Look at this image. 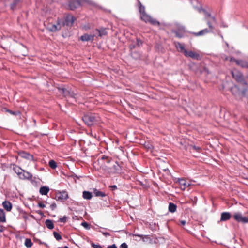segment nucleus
<instances>
[{"instance_id":"nucleus-1","label":"nucleus","mask_w":248,"mask_h":248,"mask_svg":"<svg viewBox=\"0 0 248 248\" xmlns=\"http://www.w3.org/2000/svg\"><path fill=\"white\" fill-rule=\"evenodd\" d=\"M82 120L86 125L90 126L98 124L100 118L97 114L88 113L84 115Z\"/></svg>"},{"instance_id":"nucleus-2","label":"nucleus","mask_w":248,"mask_h":248,"mask_svg":"<svg viewBox=\"0 0 248 248\" xmlns=\"http://www.w3.org/2000/svg\"><path fill=\"white\" fill-rule=\"evenodd\" d=\"M191 3L193 5V7L196 9L199 13L203 12L205 16V18H211V16H212L210 13L206 11L205 9H202L201 4L198 3V1L196 0H191Z\"/></svg>"},{"instance_id":"nucleus-3","label":"nucleus","mask_w":248,"mask_h":248,"mask_svg":"<svg viewBox=\"0 0 248 248\" xmlns=\"http://www.w3.org/2000/svg\"><path fill=\"white\" fill-rule=\"evenodd\" d=\"M140 18L146 23H149L154 25H159V22L158 21L151 17L146 13L141 15L140 16Z\"/></svg>"},{"instance_id":"nucleus-4","label":"nucleus","mask_w":248,"mask_h":248,"mask_svg":"<svg viewBox=\"0 0 248 248\" xmlns=\"http://www.w3.org/2000/svg\"><path fill=\"white\" fill-rule=\"evenodd\" d=\"M232 74L233 78H235L238 82H240L242 84H246V83L244 79L243 76L241 72L237 70H234L232 72Z\"/></svg>"},{"instance_id":"nucleus-5","label":"nucleus","mask_w":248,"mask_h":248,"mask_svg":"<svg viewBox=\"0 0 248 248\" xmlns=\"http://www.w3.org/2000/svg\"><path fill=\"white\" fill-rule=\"evenodd\" d=\"M62 27V19H58L57 24L49 23L47 25V29L51 32H55L60 30Z\"/></svg>"},{"instance_id":"nucleus-6","label":"nucleus","mask_w":248,"mask_h":248,"mask_svg":"<svg viewBox=\"0 0 248 248\" xmlns=\"http://www.w3.org/2000/svg\"><path fill=\"white\" fill-rule=\"evenodd\" d=\"M233 217L235 220L239 222L243 223H248V217H243L240 212L235 213L233 215Z\"/></svg>"},{"instance_id":"nucleus-7","label":"nucleus","mask_w":248,"mask_h":248,"mask_svg":"<svg viewBox=\"0 0 248 248\" xmlns=\"http://www.w3.org/2000/svg\"><path fill=\"white\" fill-rule=\"evenodd\" d=\"M20 170L21 171H18L16 173L21 179L28 180L32 179V175L31 173L21 169H20Z\"/></svg>"},{"instance_id":"nucleus-8","label":"nucleus","mask_w":248,"mask_h":248,"mask_svg":"<svg viewBox=\"0 0 248 248\" xmlns=\"http://www.w3.org/2000/svg\"><path fill=\"white\" fill-rule=\"evenodd\" d=\"M74 22V17L72 15H68L65 17V20H62V27L64 25L71 26Z\"/></svg>"},{"instance_id":"nucleus-9","label":"nucleus","mask_w":248,"mask_h":248,"mask_svg":"<svg viewBox=\"0 0 248 248\" xmlns=\"http://www.w3.org/2000/svg\"><path fill=\"white\" fill-rule=\"evenodd\" d=\"M185 27L182 25H178L176 31H174L175 36L178 38L184 37V34L185 32Z\"/></svg>"},{"instance_id":"nucleus-10","label":"nucleus","mask_w":248,"mask_h":248,"mask_svg":"<svg viewBox=\"0 0 248 248\" xmlns=\"http://www.w3.org/2000/svg\"><path fill=\"white\" fill-rule=\"evenodd\" d=\"M206 23L209 27L210 30H211L212 32H213V30L214 29V25L216 23V19L215 16H211V18H207L205 19Z\"/></svg>"},{"instance_id":"nucleus-11","label":"nucleus","mask_w":248,"mask_h":248,"mask_svg":"<svg viewBox=\"0 0 248 248\" xmlns=\"http://www.w3.org/2000/svg\"><path fill=\"white\" fill-rule=\"evenodd\" d=\"M177 182L179 184L181 189L183 190L191 185V184L184 178H178Z\"/></svg>"},{"instance_id":"nucleus-12","label":"nucleus","mask_w":248,"mask_h":248,"mask_svg":"<svg viewBox=\"0 0 248 248\" xmlns=\"http://www.w3.org/2000/svg\"><path fill=\"white\" fill-rule=\"evenodd\" d=\"M61 93H63L65 97H71L74 99L76 98L77 94L74 93L73 91H68L64 88H62L61 90Z\"/></svg>"},{"instance_id":"nucleus-13","label":"nucleus","mask_w":248,"mask_h":248,"mask_svg":"<svg viewBox=\"0 0 248 248\" xmlns=\"http://www.w3.org/2000/svg\"><path fill=\"white\" fill-rule=\"evenodd\" d=\"M56 198L57 200H66L68 198V194L65 191H62L57 193Z\"/></svg>"},{"instance_id":"nucleus-14","label":"nucleus","mask_w":248,"mask_h":248,"mask_svg":"<svg viewBox=\"0 0 248 248\" xmlns=\"http://www.w3.org/2000/svg\"><path fill=\"white\" fill-rule=\"evenodd\" d=\"M184 55L186 57H190L194 59L198 60L200 58V55L197 53L194 52L192 51H187L186 50L185 51Z\"/></svg>"},{"instance_id":"nucleus-15","label":"nucleus","mask_w":248,"mask_h":248,"mask_svg":"<svg viewBox=\"0 0 248 248\" xmlns=\"http://www.w3.org/2000/svg\"><path fill=\"white\" fill-rule=\"evenodd\" d=\"M97 36L95 34L93 35H89L88 34H84L80 37V39L83 41H93L94 40V37Z\"/></svg>"},{"instance_id":"nucleus-16","label":"nucleus","mask_w":248,"mask_h":248,"mask_svg":"<svg viewBox=\"0 0 248 248\" xmlns=\"http://www.w3.org/2000/svg\"><path fill=\"white\" fill-rule=\"evenodd\" d=\"M209 32H213L211 30L208 29H204L198 32H191L192 34H194L196 36H202Z\"/></svg>"},{"instance_id":"nucleus-17","label":"nucleus","mask_w":248,"mask_h":248,"mask_svg":"<svg viewBox=\"0 0 248 248\" xmlns=\"http://www.w3.org/2000/svg\"><path fill=\"white\" fill-rule=\"evenodd\" d=\"M20 155L22 157L27 159L29 160H30V161L34 160L33 156L32 155L29 154V153H28L27 152H22L20 153Z\"/></svg>"},{"instance_id":"nucleus-18","label":"nucleus","mask_w":248,"mask_h":248,"mask_svg":"<svg viewBox=\"0 0 248 248\" xmlns=\"http://www.w3.org/2000/svg\"><path fill=\"white\" fill-rule=\"evenodd\" d=\"M80 0H76L75 1H70L69 6L71 10H74L80 5Z\"/></svg>"},{"instance_id":"nucleus-19","label":"nucleus","mask_w":248,"mask_h":248,"mask_svg":"<svg viewBox=\"0 0 248 248\" xmlns=\"http://www.w3.org/2000/svg\"><path fill=\"white\" fill-rule=\"evenodd\" d=\"M3 208L7 211H10L12 208V205L10 202L5 201L2 202Z\"/></svg>"},{"instance_id":"nucleus-20","label":"nucleus","mask_w":248,"mask_h":248,"mask_svg":"<svg viewBox=\"0 0 248 248\" xmlns=\"http://www.w3.org/2000/svg\"><path fill=\"white\" fill-rule=\"evenodd\" d=\"M230 61L231 62H235L237 64L242 67H247L248 66L247 63L242 60H237L234 58H231Z\"/></svg>"},{"instance_id":"nucleus-21","label":"nucleus","mask_w":248,"mask_h":248,"mask_svg":"<svg viewBox=\"0 0 248 248\" xmlns=\"http://www.w3.org/2000/svg\"><path fill=\"white\" fill-rule=\"evenodd\" d=\"M231 218V215L228 212H223L221 215V221H226Z\"/></svg>"},{"instance_id":"nucleus-22","label":"nucleus","mask_w":248,"mask_h":248,"mask_svg":"<svg viewBox=\"0 0 248 248\" xmlns=\"http://www.w3.org/2000/svg\"><path fill=\"white\" fill-rule=\"evenodd\" d=\"M49 191V188L48 186H43L40 188L39 192L41 194L43 195H46Z\"/></svg>"},{"instance_id":"nucleus-23","label":"nucleus","mask_w":248,"mask_h":248,"mask_svg":"<svg viewBox=\"0 0 248 248\" xmlns=\"http://www.w3.org/2000/svg\"><path fill=\"white\" fill-rule=\"evenodd\" d=\"M95 31L98 32L97 36L102 37L107 34V32L105 28H101L100 29H96Z\"/></svg>"},{"instance_id":"nucleus-24","label":"nucleus","mask_w":248,"mask_h":248,"mask_svg":"<svg viewBox=\"0 0 248 248\" xmlns=\"http://www.w3.org/2000/svg\"><path fill=\"white\" fill-rule=\"evenodd\" d=\"M83 198L86 200H90L92 199L93 195L91 192L87 191L83 192Z\"/></svg>"},{"instance_id":"nucleus-25","label":"nucleus","mask_w":248,"mask_h":248,"mask_svg":"<svg viewBox=\"0 0 248 248\" xmlns=\"http://www.w3.org/2000/svg\"><path fill=\"white\" fill-rule=\"evenodd\" d=\"M20 3V0H14L10 5V8L12 10H15Z\"/></svg>"},{"instance_id":"nucleus-26","label":"nucleus","mask_w":248,"mask_h":248,"mask_svg":"<svg viewBox=\"0 0 248 248\" xmlns=\"http://www.w3.org/2000/svg\"><path fill=\"white\" fill-rule=\"evenodd\" d=\"M45 224L46 227L49 229H52L54 227L53 221L50 219H47L45 221Z\"/></svg>"},{"instance_id":"nucleus-27","label":"nucleus","mask_w":248,"mask_h":248,"mask_svg":"<svg viewBox=\"0 0 248 248\" xmlns=\"http://www.w3.org/2000/svg\"><path fill=\"white\" fill-rule=\"evenodd\" d=\"M93 193L94 195L96 197H104L106 196V194L105 193L100 191L97 189H94L93 190Z\"/></svg>"},{"instance_id":"nucleus-28","label":"nucleus","mask_w":248,"mask_h":248,"mask_svg":"<svg viewBox=\"0 0 248 248\" xmlns=\"http://www.w3.org/2000/svg\"><path fill=\"white\" fill-rule=\"evenodd\" d=\"M177 208L176 205L172 202L169 203V210L171 213H174L176 211Z\"/></svg>"},{"instance_id":"nucleus-29","label":"nucleus","mask_w":248,"mask_h":248,"mask_svg":"<svg viewBox=\"0 0 248 248\" xmlns=\"http://www.w3.org/2000/svg\"><path fill=\"white\" fill-rule=\"evenodd\" d=\"M0 222H6L5 214L3 209H0Z\"/></svg>"},{"instance_id":"nucleus-30","label":"nucleus","mask_w":248,"mask_h":248,"mask_svg":"<svg viewBox=\"0 0 248 248\" xmlns=\"http://www.w3.org/2000/svg\"><path fill=\"white\" fill-rule=\"evenodd\" d=\"M176 46L177 49H179L180 52H181L184 54L185 53V51L186 50L184 46L179 42L177 43V44L176 45Z\"/></svg>"},{"instance_id":"nucleus-31","label":"nucleus","mask_w":248,"mask_h":248,"mask_svg":"<svg viewBox=\"0 0 248 248\" xmlns=\"http://www.w3.org/2000/svg\"><path fill=\"white\" fill-rule=\"evenodd\" d=\"M24 244L27 248H30L31 247V246L33 245V243L30 239L27 238L25 240Z\"/></svg>"},{"instance_id":"nucleus-32","label":"nucleus","mask_w":248,"mask_h":248,"mask_svg":"<svg viewBox=\"0 0 248 248\" xmlns=\"http://www.w3.org/2000/svg\"><path fill=\"white\" fill-rule=\"evenodd\" d=\"M139 11L140 14V16L143 15V14L146 13L145 11V7L141 4V3L139 1Z\"/></svg>"},{"instance_id":"nucleus-33","label":"nucleus","mask_w":248,"mask_h":248,"mask_svg":"<svg viewBox=\"0 0 248 248\" xmlns=\"http://www.w3.org/2000/svg\"><path fill=\"white\" fill-rule=\"evenodd\" d=\"M49 165L53 169H56L57 166L56 162L54 160L49 161Z\"/></svg>"},{"instance_id":"nucleus-34","label":"nucleus","mask_w":248,"mask_h":248,"mask_svg":"<svg viewBox=\"0 0 248 248\" xmlns=\"http://www.w3.org/2000/svg\"><path fill=\"white\" fill-rule=\"evenodd\" d=\"M53 235H54V237L55 238V239L58 241H60V240L62 239L61 235L59 233L57 232H53Z\"/></svg>"},{"instance_id":"nucleus-35","label":"nucleus","mask_w":248,"mask_h":248,"mask_svg":"<svg viewBox=\"0 0 248 248\" xmlns=\"http://www.w3.org/2000/svg\"><path fill=\"white\" fill-rule=\"evenodd\" d=\"M82 226L84 227L85 229L87 230H89L90 229V226L89 224L86 222H83L81 223Z\"/></svg>"},{"instance_id":"nucleus-36","label":"nucleus","mask_w":248,"mask_h":248,"mask_svg":"<svg viewBox=\"0 0 248 248\" xmlns=\"http://www.w3.org/2000/svg\"><path fill=\"white\" fill-rule=\"evenodd\" d=\"M201 150V148L199 147H197L195 145L194 146H192L191 148H190V150L191 151H200V150Z\"/></svg>"},{"instance_id":"nucleus-37","label":"nucleus","mask_w":248,"mask_h":248,"mask_svg":"<svg viewBox=\"0 0 248 248\" xmlns=\"http://www.w3.org/2000/svg\"><path fill=\"white\" fill-rule=\"evenodd\" d=\"M102 159L105 160L106 162L108 163L110 162V159H109L108 156L105 155H103V156L102 157Z\"/></svg>"},{"instance_id":"nucleus-38","label":"nucleus","mask_w":248,"mask_h":248,"mask_svg":"<svg viewBox=\"0 0 248 248\" xmlns=\"http://www.w3.org/2000/svg\"><path fill=\"white\" fill-rule=\"evenodd\" d=\"M91 246L93 248H103V247L99 244H95L93 243H91Z\"/></svg>"},{"instance_id":"nucleus-39","label":"nucleus","mask_w":248,"mask_h":248,"mask_svg":"<svg viewBox=\"0 0 248 248\" xmlns=\"http://www.w3.org/2000/svg\"><path fill=\"white\" fill-rule=\"evenodd\" d=\"M59 221L61 222H65L66 221V217L65 216H64L63 217L60 218L59 219Z\"/></svg>"},{"instance_id":"nucleus-40","label":"nucleus","mask_w":248,"mask_h":248,"mask_svg":"<svg viewBox=\"0 0 248 248\" xmlns=\"http://www.w3.org/2000/svg\"><path fill=\"white\" fill-rule=\"evenodd\" d=\"M119 248H128V247L125 243H123L121 245Z\"/></svg>"},{"instance_id":"nucleus-41","label":"nucleus","mask_w":248,"mask_h":248,"mask_svg":"<svg viewBox=\"0 0 248 248\" xmlns=\"http://www.w3.org/2000/svg\"><path fill=\"white\" fill-rule=\"evenodd\" d=\"M5 109L6 112H8V113H10L11 114H13V115H15L16 114V112H13V111H12L11 110H9V109H7V108H5Z\"/></svg>"},{"instance_id":"nucleus-42","label":"nucleus","mask_w":248,"mask_h":248,"mask_svg":"<svg viewBox=\"0 0 248 248\" xmlns=\"http://www.w3.org/2000/svg\"><path fill=\"white\" fill-rule=\"evenodd\" d=\"M38 206L40 208H43L45 207V205L42 202H39L38 204Z\"/></svg>"},{"instance_id":"nucleus-43","label":"nucleus","mask_w":248,"mask_h":248,"mask_svg":"<svg viewBox=\"0 0 248 248\" xmlns=\"http://www.w3.org/2000/svg\"><path fill=\"white\" fill-rule=\"evenodd\" d=\"M109 187L112 190H115L117 189V186L116 185L110 186Z\"/></svg>"},{"instance_id":"nucleus-44","label":"nucleus","mask_w":248,"mask_h":248,"mask_svg":"<svg viewBox=\"0 0 248 248\" xmlns=\"http://www.w3.org/2000/svg\"><path fill=\"white\" fill-rule=\"evenodd\" d=\"M104 236H105L106 237L107 236H109L110 235V234L109 232H101V231H100Z\"/></svg>"},{"instance_id":"nucleus-45","label":"nucleus","mask_w":248,"mask_h":248,"mask_svg":"<svg viewBox=\"0 0 248 248\" xmlns=\"http://www.w3.org/2000/svg\"><path fill=\"white\" fill-rule=\"evenodd\" d=\"M50 207L52 210H54L56 208V204L53 203L50 205Z\"/></svg>"},{"instance_id":"nucleus-46","label":"nucleus","mask_w":248,"mask_h":248,"mask_svg":"<svg viewBox=\"0 0 248 248\" xmlns=\"http://www.w3.org/2000/svg\"><path fill=\"white\" fill-rule=\"evenodd\" d=\"M108 248H117V247L115 244H113L112 245L108 246Z\"/></svg>"},{"instance_id":"nucleus-47","label":"nucleus","mask_w":248,"mask_h":248,"mask_svg":"<svg viewBox=\"0 0 248 248\" xmlns=\"http://www.w3.org/2000/svg\"><path fill=\"white\" fill-rule=\"evenodd\" d=\"M180 224L182 225H185L186 224V220H181L180 221Z\"/></svg>"},{"instance_id":"nucleus-48","label":"nucleus","mask_w":248,"mask_h":248,"mask_svg":"<svg viewBox=\"0 0 248 248\" xmlns=\"http://www.w3.org/2000/svg\"><path fill=\"white\" fill-rule=\"evenodd\" d=\"M119 167V165L118 164L116 163L115 165H113V167L115 170H117V168Z\"/></svg>"},{"instance_id":"nucleus-49","label":"nucleus","mask_w":248,"mask_h":248,"mask_svg":"<svg viewBox=\"0 0 248 248\" xmlns=\"http://www.w3.org/2000/svg\"><path fill=\"white\" fill-rule=\"evenodd\" d=\"M3 231H4V230L3 228V226L1 225H0V232H3Z\"/></svg>"},{"instance_id":"nucleus-50","label":"nucleus","mask_w":248,"mask_h":248,"mask_svg":"<svg viewBox=\"0 0 248 248\" xmlns=\"http://www.w3.org/2000/svg\"><path fill=\"white\" fill-rule=\"evenodd\" d=\"M58 248H69L67 246H65L64 247H63V248H62V247H59Z\"/></svg>"},{"instance_id":"nucleus-51","label":"nucleus","mask_w":248,"mask_h":248,"mask_svg":"<svg viewBox=\"0 0 248 248\" xmlns=\"http://www.w3.org/2000/svg\"><path fill=\"white\" fill-rule=\"evenodd\" d=\"M136 236H139V237H142V235H140V234H137V235H135Z\"/></svg>"},{"instance_id":"nucleus-52","label":"nucleus","mask_w":248,"mask_h":248,"mask_svg":"<svg viewBox=\"0 0 248 248\" xmlns=\"http://www.w3.org/2000/svg\"><path fill=\"white\" fill-rule=\"evenodd\" d=\"M235 88H237L236 86H234L233 88H232V90H234Z\"/></svg>"},{"instance_id":"nucleus-53","label":"nucleus","mask_w":248,"mask_h":248,"mask_svg":"<svg viewBox=\"0 0 248 248\" xmlns=\"http://www.w3.org/2000/svg\"><path fill=\"white\" fill-rule=\"evenodd\" d=\"M134 46H130V48L132 49V48H133Z\"/></svg>"}]
</instances>
